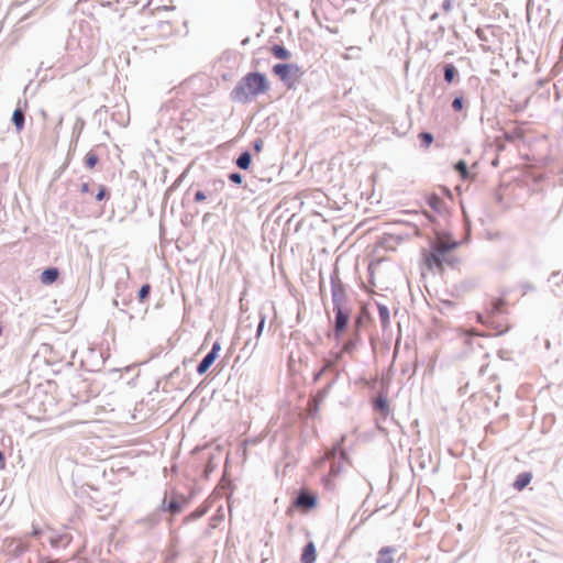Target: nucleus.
Here are the masks:
<instances>
[{"mask_svg": "<svg viewBox=\"0 0 563 563\" xmlns=\"http://www.w3.org/2000/svg\"><path fill=\"white\" fill-rule=\"evenodd\" d=\"M268 90L269 82L266 75L260 71H250L236 82L230 92V99L244 104Z\"/></svg>", "mask_w": 563, "mask_h": 563, "instance_id": "obj_2", "label": "nucleus"}, {"mask_svg": "<svg viewBox=\"0 0 563 563\" xmlns=\"http://www.w3.org/2000/svg\"><path fill=\"white\" fill-rule=\"evenodd\" d=\"M531 479H532V474L531 473H529V472L520 473L516 477L512 486H514V488L516 490L520 492V490L525 489L530 484Z\"/></svg>", "mask_w": 563, "mask_h": 563, "instance_id": "obj_22", "label": "nucleus"}, {"mask_svg": "<svg viewBox=\"0 0 563 563\" xmlns=\"http://www.w3.org/2000/svg\"><path fill=\"white\" fill-rule=\"evenodd\" d=\"M214 467H216V465H214V464L212 463V461L210 460V461L208 462V464L206 465V467H205V476H206V477H208V476H209V474H210L211 472H213Z\"/></svg>", "mask_w": 563, "mask_h": 563, "instance_id": "obj_49", "label": "nucleus"}, {"mask_svg": "<svg viewBox=\"0 0 563 563\" xmlns=\"http://www.w3.org/2000/svg\"><path fill=\"white\" fill-rule=\"evenodd\" d=\"M249 43H250V37H249V36H247V37H245L244 40H242V42H241V44H242L243 46L247 45Z\"/></svg>", "mask_w": 563, "mask_h": 563, "instance_id": "obj_54", "label": "nucleus"}, {"mask_svg": "<svg viewBox=\"0 0 563 563\" xmlns=\"http://www.w3.org/2000/svg\"><path fill=\"white\" fill-rule=\"evenodd\" d=\"M338 380V374H335L331 379L327 383V385L320 389L316 396H313L309 400V415L312 416L319 410V404L322 402L327 396L329 395L331 388Z\"/></svg>", "mask_w": 563, "mask_h": 563, "instance_id": "obj_10", "label": "nucleus"}, {"mask_svg": "<svg viewBox=\"0 0 563 563\" xmlns=\"http://www.w3.org/2000/svg\"><path fill=\"white\" fill-rule=\"evenodd\" d=\"M4 441H5V439L2 438V440L0 442V471L5 470V466H7L5 454H4V450H3V448L5 446Z\"/></svg>", "mask_w": 563, "mask_h": 563, "instance_id": "obj_42", "label": "nucleus"}, {"mask_svg": "<svg viewBox=\"0 0 563 563\" xmlns=\"http://www.w3.org/2000/svg\"><path fill=\"white\" fill-rule=\"evenodd\" d=\"M323 371H327L333 377L338 374L340 376L341 371L344 369L343 355L340 351L331 350L328 355L323 358L322 364Z\"/></svg>", "mask_w": 563, "mask_h": 563, "instance_id": "obj_7", "label": "nucleus"}, {"mask_svg": "<svg viewBox=\"0 0 563 563\" xmlns=\"http://www.w3.org/2000/svg\"><path fill=\"white\" fill-rule=\"evenodd\" d=\"M373 409L383 417H387L390 413L387 396L379 394L373 401Z\"/></svg>", "mask_w": 563, "mask_h": 563, "instance_id": "obj_15", "label": "nucleus"}, {"mask_svg": "<svg viewBox=\"0 0 563 563\" xmlns=\"http://www.w3.org/2000/svg\"><path fill=\"white\" fill-rule=\"evenodd\" d=\"M422 147H429L434 141L433 134L430 132H420L418 135Z\"/></svg>", "mask_w": 563, "mask_h": 563, "instance_id": "obj_34", "label": "nucleus"}, {"mask_svg": "<svg viewBox=\"0 0 563 563\" xmlns=\"http://www.w3.org/2000/svg\"><path fill=\"white\" fill-rule=\"evenodd\" d=\"M151 289L152 287L150 284H144L141 286L137 292V298L141 302L145 301L150 297Z\"/></svg>", "mask_w": 563, "mask_h": 563, "instance_id": "obj_36", "label": "nucleus"}, {"mask_svg": "<svg viewBox=\"0 0 563 563\" xmlns=\"http://www.w3.org/2000/svg\"><path fill=\"white\" fill-rule=\"evenodd\" d=\"M192 190H194V186H190L189 189L187 190V194H189Z\"/></svg>", "mask_w": 563, "mask_h": 563, "instance_id": "obj_61", "label": "nucleus"}, {"mask_svg": "<svg viewBox=\"0 0 563 563\" xmlns=\"http://www.w3.org/2000/svg\"><path fill=\"white\" fill-rule=\"evenodd\" d=\"M311 10L313 18L320 25L322 20L335 21L338 18V10L327 0H312Z\"/></svg>", "mask_w": 563, "mask_h": 563, "instance_id": "obj_6", "label": "nucleus"}, {"mask_svg": "<svg viewBox=\"0 0 563 563\" xmlns=\"http://www.w3.org/2000/svg\"><path fill=\"white\" fill-rule=\"evenodd\" d=\"M185 177V173H183L177 179L176 181L174 183V187L178 186L180 184V181L183 180V178Z\"/></svg>", "mask_w": 563, "mask_h": 563, "instance_id": "obj_53", "label": "nucleus"}, {"mask_svg": "<svg viewBox=\"0 0 563 563\" xmlns=\"http://www.w3.org/2000/svg\"><path fill=\"white\" fill-rule=\"evenodd\" d=\"M272 70L289 90L295 89L301 77L305 75L302 67L294 63L275 64Z\"/></svg>", "mask_w": 563, "mask_h": 563, "instance_id": "obj_4", "label": "nucleus"}, {"mask_svg": "<svg viewBox=\"0 0 563 563\" xmlns=\"http://www.w3.org/2000/svg\"><path fill=\"white\" fill-rule=\"evenodd\" d=\"M224 186H225V183L222 179H214L211 183L212 188H210L209 186H206L205 188H202V192L206 195V199H207L208 197H212L214 192L222 190L224 188Z\"/></svg>", "mask_w": 563, "mask_h": 563, "instance_id": "obj_26", "label": "nucleus"}, {"mask_svg": "<svg viewBox=\"0 0 563 563\" xmlns=\"http://www.w3.org/2000/svg\"><path fill=\"white\" fill-rule=\"evenodd\" d=\"M206 195L202 192V188H198L194 191V201L197 203L203 202Z\"/></svg>", "mask_w": 563, "mask_h": 563, "instance_id": "obj_43", "label": "nucleus"}, {"mask_svg": "<svg viewBox=\"0 0 563 563\" xmlns=\"http://www.w3.org/2000/svg\"><path fill=\"white\" fill-rule=\"evenodd\" d=\"M113 305H114L115 307H118V308H119V307H120L119 300H118V299H114V300H113Z\"/></svg>", "mask_w": 563, "mask_h": 563, "instance_id": "obj_57", "label": "nucleus"}, {"mask_svg": "<svg viewBox=\"0 0 563 563\" xmlns=\"http://www.w3.org/2000/svg\"><path fill=\"white\" fill-rule=\"evenodd\" d=\"M12 123L14 124L15 126V130L18 133H20L23 129H24V125H25V114H24V111L18 107L13 113H12Z\"/></svg>", "mask_w": 563, "mask_h": 563, "instance_id": "obj_21", "label": "nucleus"}, {"mask_svg": "<svg viewBox=\"0 0 563 563\" xmlns=\"http://www.w3.org/2000/svg\"><path fill=\"white\" fill-rule=\"evenodd\" d=\"M461 244L462 241L453 240L449 232L437 233L435 239H432L429 242L430 252L424 258L426 265L430 269L442 268L444 263L453 266L457 260L453 256H449L448 254L457 249Z\"/></svg>", "mask_w": 563, "mask_h": 563, "instance_id": "obj_3", "label": "nucleus"}, {"mask_svg": "<svg viewBox=\"0 0 563 563\" xmlns=\"http://www.w3.org/2000/svg\"><path fill=\"white\" fill-rule=\"evenodd\" d=\"M71 540V534L66 531L57 533L54 530H49L46 537V541L52 545V548L56 549H65Z\"/></svg>", "mask_w": 563, "mask_h": 563, "instance_id": "obj_13", "label": "nucleus"}, {"mask_svg": "<svg viewBox=\"0 0 563 563\" xmlns=\"http://www.w3.org/2000/svg\"><path fill=\"white\" fill-rule=\"evenodd\" d=\"M451 107L452 109L455 111V112H461L464 108V99H463V96H456L454 97V99L452 100V103H451Z\"/></svg>", "mask_w": 563, "mask_h": 563, "instance_id": "obj_38", "label": "nucleus"}, {"mask_svg": "<svg viewBox=\"0 0 563 563\" xmlns=\"http://www.w3.org/2000/svg\"><path fill=\"white\" fill-rule=\"evenodd\" d=\"M377 310H378V317L382 325L383 332H386V330L389 328L390 324V311L386 305H383L380 302H376Z\"/></svg>", "mask_w": 563, "mask_h": 563, "instance_id": "obj_17", "label": "nucleus"}, {"mask_svg": "<svg viewBox=\"0 0 563 563\" xmlns=\"http://www.w3.org/2000/svg\"><path fill=\"white\" fill-rule=\"evenodd\" d=\"M456 0H443L442 2V10L445 12V13H449L452 8H453V3L455 2Z\"/></svg>", "mask_w": 563, "mask_h": 563, "instance_id": "obj_46", "label": "nucleus"}, {"mask_svg": "<svg viewBox=\"0 0 563 563\" xmlns=\"http://www.w3.org/2000/svg\"><path fill=\"white\" fill-rule=\"evenodd\" d=\"M397 552L395 547H383L376 556V563H394V554Z\"/></svg>", "mask_w": 563, "mask_h": 563, "instance_id": "obj_16", "label": "nucleus"}, {"mask_svg": "<svg viewBox=\"0 0 563 563\" xmlns=\"http://www.w3.org/2000/svg\"><path fill=\"white\" fill-rule=\"evenodd\" d=\"M128 300L126 299H122V306H126L128 305Z\"/></svg>", "mask_w": 563, "mask_h": 563, "instance_id": "obj_58", "label": "nucleus"}, {"mask_svg": "<svg viewBox=\"0 0 563 563\" xmlns=\"http://www.w3.org/2000/svg\"><path fill=\"white\" fill-rule=\"evenodd\" d=\"M99 162L98 155L93 151H89L85 156V165L87 168L92 169Z\"/></svg>", "mask_w": 563, "mask_h": 563, "instance_id": "obj_33", "label": "nucleus"}, {"mask_svg": "<svg viewBox=\"0 0 563 563\" xmlns=\"http://www.w3.org/2000/svg\"><path fill=\"white\" fill-rule=\"evenodd\" d=\"M110 4H111V2H109V1L108 2H101V5H110Z\"/></svg>", "mask_w": 563, "mask_h": 563, "instance_id": "obj_59", "label": "nucleus"}, {"mask_svg": "<svg viewBox=\"0 0 563 563\" xmlns=\"http://www.w3.org/2000/svg\"><path fill=\"white\" fill-rule=\"evenodd\" d=\"M228 178L235 185H243L244 177L241 173L232 172L228 175Z\"/></svg>", "mask_w": 563, "mask_h": 563, "instance_id": "obj_41", "label": "nucleus"}, {"mask_svg": "<svg viewBox=\"0 0 563 563\" xmlns=\"http://www.w3.org/2000/svg\"><path fill=\"white\" fill-rule=\"evenodd\" d=\"M475 33L479 41L486 43L490 42V36L494 35V31L490 25H487L485 27H477Z\"/></svg>", "mask_w": 563, "mask_h": 563, "instance_id": "obj_30", "label": "nucleus"}, {"mask_svg": "<svg viewBox=\"0 0 563 563\" xmlns=\"http://www.w3.org/2000/svg\"><path fill=\"white\" fill-rule=\"evenodd\" d=\"M47 534H48V531H47V532H45V531H43L42 529H40V528H37V527H35V526L33 527V530H32V532H31V536H32L33 538H41L42 536H44V537L46 538V537H47Z\"/></svg>", "mask_w": 563, "mask_h": 563, "instance_id": "obj_47", "label": "nucleus"}, {"mask_svg": "<svg viewBox=\"0 0 563 563\" xmlns=\"http://www.w3.org/2000/svg\"><path fill=\"white\" fill-rule=\"evenodd\" d=\"M90 355L91 356H97L98 361L96 362V364L92 367H87V369L90 371V372H98V371H100L101 367L104 364V360H103L102 353L98 352L96 350H90Z\"/></svg>", "mask_w": 563, "mask_h": 563, "instance_id": "obj_32", "label": "nucleus"}, {"mask_svg": "<svg viewBox=\"0 0 563 563\" xmlns=\"http://www.w3.org/2000/svg\"><path fill=\"white\" fill-rule=\"evenodd\" d=\"M331 302L334 314L332 332L328 334L336 344L341 342L343 334L352 320L353 301L347 294V285H345L339 275L338 267H334L330 274Z\"/></svg>", "mask_w": 563, "mask_h": 563, "instance_id": "obj_1", "label": "nucleus"}, {"mask_svg": "<svg viewBox=\"0 0 563 563\" xmlns=\"http://www.w3.org/2000/svg\"><path fill=\"white\" fill-rule=\"evenodd\" d=\"M110 197V191L104 185H100L98 192L96 194V200L101 201Z\"/></svg>", "mask_w": 563, "mask_h": 563, "instance_id": "obj_40", "label": "nucleus"}, {"mask_svg": "<svg viewBox=\"0 0 563 563\" xmlns=\"http://www.w3.org/2000/svg\"><path fill=\"white\" fill-rule=\"evenodd\" d=\"M12 545L13 548L11 549V552L14 554V556H20L27 551V545L22 541L12 543Z\"/></svg>", "mask_w": 563, "mask_h": 563, "instance_id": "obj_37", "label": "nucleus"}, {"mask_svg": "<svg viewBox=\"0 0 563 563\" xmlns=\"http://www.w3.org/2000/svg\"><path fill=\"white\" fill-rule=\"evenodd\" d=\"M444 33H445V27L443 25H440L437 29V31L433 32L434 40L439 41V40L443 38Z\"/></svg>", "mask_w": 563, "mask_h": 563, "instance_id": "obj_48", "label": "nucleus"}, {"mask_svg": "<svg viewBox=\"0 0 563 563\" xmlns=\"http://www.w3.org/2000/svg\"><path fill=\"white\" fill-rule=\"evenodd\" d=\"M183 505L184 503L181 501H178L176 499H172L169 501H166V498L163 499V503H162V506H161V510H165V511H168L173 515H176V514H179L183 509Z\"/></svg>", "mask_w": 563, "mask_h": 563, "instance_id": "obj_23", "label": "nucleus"}, {"mask_svg": "<svg viewBox=\"0 0 563 563\" xmlns=\"http://www.w3.org/2000/svg\"><path fill=\"white\" fill-rule=\"evenodd\" d=\"M161 515L153 514L143 520V523L148 528L155 527L159 522Z\"/></svg>", "mask_w": 563, "mask_h": 563, "instance_id": "obj_39", "label": "nucleus"}, {"mask_svg": "<svg viewBox=\"0 0 563 563\" xmlns=\"http://www.w3.org/2000/svg\"><path fill=\"white\" fill-rule=\"evenodd\" d=\"M159 113L162 115V121L170 123L174 120V115L176 114V109L170 106H163L159 109Z\"/></svg>", "mask_w": 563, "mask_h": 563, "instance_id": "obj_31", "label": "nucleus"}, {"mask_svg": "<svg viewBox=\"0 0 563 563\" xmlns=\"http://www.w3.org/2000/svg\"><path fill=\"white\" fill-rule=\"evenodd\" d=\"M427 203L435 212H441L444 206V201L435 194H432L427 198Z\"/></svg>", "mask_w": 563, "mask_h": 563, "instance_id": "obj_29", "label": "nucleus"}, {"mask_svg": "<svg viewBox=\"0 0 563 563\" xmlns=\"http://www.w3.org/2000/svg\"><path fill=\"white\" fill-rule=\"evenodd\" d=\"M443 79L449 85L459 79V70L452 63L443 65Z\"/></svg>", "mask_w": 563, "mask_h": 563, "instance_id": "obj_19", "label": "nucleus"}, {"mask_svg": "<svg viewBox=\"0 0 563 563\" xmlns=\"http://www.w3.org/2000/svg\"><path fill=\"white\" fill-rule=\"evenodd\" d=\"M205 512H206V510H205V509H200V508H198V509H196V510L190 515V518H192V519L200 518L201 516H203V515H205Z\"/></svg>", "mask_w": 563, "mask_h": 563, "instance_id": "obj_51", "label": "nucleus"}, {"mask_svg": "<svg viewBox=\"0 0 563 563\" xmlns=\"http://www.w3.org/2000/svg\"><path fill=\"white\" fill-rule=\"evenodd\" d=\"M444 305L452 306V302L451 301H446V302H444Z\"/></svg>", "mask_w": 563, "mask_h": 563, "instance_id": "obj_62", "label": "nucleus"}, {"mask_svg": "<svg viewBox=\"0 0 563 563\" xmlns=\"http://www.w3.org/2000/svg\"><path fill=\"white\" fill-rule=\"evenodd\" d=\"M258 324L256 328L255 339L258 340L264 331L265 322H266V314L261 310L258 312Z\"/></svg>", "mask_w": 563, "mask_h": 563, "instance_id": "obj_35", "label": "nucleus"}, {"mask_svg": "<svg viewBox=\"0 0 563 563\" xmlns=\"http://www.w3.org/2000/svg\"><path fill=\"white\" fill-rule=\"evenodd\" d=\"M478 321L485 322L484 319H483V316H481V314L478 316Z\"/></svg>", "mask_w": 563, "mask_h": 563, "instance_id": "obj_60", "label": "nucleus"}, {"mask_svg": "<svg viewBox=\"0 0 563 563\" xmlns=\"http://www.w3.org/2000/svg\"><path fill=\"white\" fill-rule=\"evenodd\" d=\"M327 373H328V372H327V371H323V367L321 366V368H320L318 372H316V373H314L312 380H313L314 383H317V382H318V380H319V379H320L324 374H327Z\"/></svg>", "mask_w": 563, "mask_h": 563, "instance_id": "obj_50", "label": "nucleus"}, {"mask_svg": "<svg viewBox=\"0 0 563 563\" xmlns=\"http://www.w3.org/2000/svg\"><path fill=\"white\" fill-rule=\"evenodd\" d=\"M317 559L316 545L312 541L306 543L301 553V563H314Z\"/></svg>", "mask_w": 563, "mask_h": 563, "instance_id": "obj_18", "label": "nucleus"}, {"mask_svg": "<svg viewBox=\"0 0 563 563\" xmlns=\"http://www.w3.org/2000/svg\"><path fill=\"white\" fill-rule=\"evenodd\" d=\"M454 170L460 175L461 179L467 180L471 177L467 164L464 159H460L454 164Z\"/></svg>", "mask_w": 563, "mask_h": 563, "instance_id": "obj_28", "label": "nucleus"}, {"mask_svg": "<svg viewBox=\"0 0 563 563\" xmlns=\"http://www.w3.org/2000/svg\"><path fill=\"white\" fill-rule=\"evenodd\" d=\"M369 322H372L371 312L366 305H362L353 318L352 330L361 332Z\"/></svg>", "mask_w": 563, "mask_h": 563, "instance_id": "obj_12", "label": "nucleus"}, {"mask_svg": "<svg viewBox=\"0 0 563 563\" xmlns=\"http://www.w3.org/2000/svg\"><path fill=\"white\" fill-rule=\"evenodd\" d=\"M264 142L261 137L255 139L252 142V148L255 153H260L263 150Z\"/></svg>", "mask_w": 563, "mask_h": 563, "instance_id": "obj_44", "label": "nucleus"}, {"mask_svg": "<svg viewBox=\"0 0 563 563\" xmlns=\"http://www.w3.org/2000/svg\"><path fill=\"white\" fill-rule=\"evenodd\" d=\"M220 350L221 344L218 341L213 342L211 350L202 357V360L197 365L196 371L199 375H203L205 373L208 372V369L218 358Z\"/></svg>", "mask_w": 563, "mask_h": 563, "instance_id": "obj_11", "label": "nucleus"}, {"mask_svg": "<svg viewBox=\"0 0 563 563\" xmlns=\"http://www.w3.org/2000/svg\"><path fill=\"white\" fill-rule=\"evenodd\" d=\"M271 183V177H266L264 175H253L247 180H245L243 188L249 190L251 194L265 192L268 190Z\"/></svg>", "mask_w": 563, "mask_h": 563, "instance_id": "obj_8", "label": "nucleus"}, {"mask_svg": "<svg viewBox=\"0 0 563 563\" xmlns=\"http://www.w3.org/2000/svg\"><path fill=\"white\" fill-rule=\"evenodd\" d=\"M438 16H439V13H438V12H434V13L430 16V20H431V21H434V20H437V19H438Z\"/></svg>", "mask_w": 563, "mask_h": 563, "instance_id": "obj_55", "label": "nucleus"}, {"mask_svg": "<svg viewBox=\"0 0 563 563\" xmlns=\"http://www.w3.org/2000/svg\"><path fill=\"white\" fill-rule=\"evenodd\" d=\"M251 164L252 154L249 151H243L235 159V165L242 170H247Z\"/></svg>", "mask_w": 563, "mask_h": 563, "instance_id": "obj_24", "label": "nucleus"}, {"mask_svg": "<svg viewBox=\"0 0 563 563\" xmlns=\"http://www.w3.org/2000/svg\"><path fill=\"white\" fill-rule=\"evenodd\" d=\"M362 342L361 332H354V330H352L350 336L345 340L339 351L343 356L345 354L352 356Z\"/></svg>", "mask_w": 563, "mask_h": 563, "instance_id": "obj_14", "label": "nucleus"}, {"mask_svg": "<svg viewBox=\"0 0 563 563\" xmlns=\"http://www.w3.org/2000/svg\"><path fill=\"white\" fill-rule=\"evenodd\" d=\"M271 53L275 58L287 60L291 57V53L282 44H274L271 47Z\"/></svg>", "mask_w": 563, "mask_h": 563, "instance_id": "obj_25", "label": "nucleus"}, {"mask_svg": "<svg viewBox=\"0 0 563 563\" xmlns=\"http://www.w3.org/2000/svg\"><path fill=\"white\" fill-rule=\"evenodd\" d=\"M505 301L503 299H494L489 302L487 312L489 317L503 313Z\"/></svg>", "mask_w": 563, "mask_h": 563, "instance_id": "obj_27", "label": "nucleus"}, {"mask_svg": "<svg viewBox=\"0 0 563 563\" xmlns=\"http://www.w3.org/2000/svg\"><path fill=\"white\" fill-rule=\"evenodd\" d=\"M549 282L559 286L562 283V276L560 272H553L549 277Z\"/></svg>", "mask_w": 563, "mask_h": 563, "instance_id": "obj_45", "label": "nucleus"}, {"mask_svg": "<svg viewBox=\"0 0 563 563\" xmlns=\"http://www.w3.org/2000/svg\"><path fill=\"white\" fill-rule=\"evenodd\" d=\"M327 456L329 460H331V465L329 473L324 478V486L327 488H331V481L341 473L343 463L347 461V453L342 448L341 443H336L328 452Z\"/></svg>", "mask_w": 563, "mask_h": 563, "instance_id": "obj_5", "label": "nucleus"}, {"mask_svg": "<svg viewBox=\"0 0 563 563\" xmlns=\"http://www.w3.org/2000/svg\"><path fill=\"white\" fill-rule=\"evenodd\" d=\"M59 277V271L57 267H47L41 274V282L45 285L53 284Z\"/></svg>", "mask_w": 563, "mask_h": 563, "instance_id": "obj_20", "label": "nucleus"}, {"mask_svg": "<svg viewBox=\"0 0 563 563\" xmlns=\"http://www.w3.org/2000/svg\"><path fill=\"white\" fill-rule=\"evenodd\" d=\"M523 108H525V106H517L516 111H521V110H523Z\"/></svg>", "mask_w": 563, "mask_h": 563, "instance_id": "obj_56", "label": "nucleus"}, {"mask_svg": "<svg viewBox=\"0 0 563 563\" xmlns=\"http://www.w3.org/2000/svg\"><path fill=\"white\" fill-rule=\"evenodd\" d=\"M318 504V496L317 494L308 490V489H300L294 499V505L302 510H311L313 509Z\"/></svg>", "mask_w": 563, "mask_h": 563, "instance_id": "obj_9", "label": "nucleus"}, {"mask_svg": "<svg viewBox=\"0 0 563 563\" xmlns=\"http://www.w3.org/2000/svg\"><path fill=\"white\" fill-rule=\"evenodd\" d=\"M80 191L82 194H89L90 192V186L88 183H82L80 186Z\"/></svg>", "mask_w": 563, "mask_h": 563, "instance_id": "obj_52", "label": "nucleus"}]
</instances>
